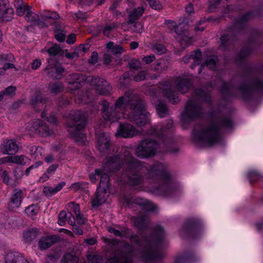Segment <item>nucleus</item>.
Here are the masks:
<instances>
[{
  "instance_id": "c9c22d12",
  "label": "nucleus",
  "mask_w": 263,
  "mask_h": 263,
  "mask_svg": "<svg viewBox=\"0 0 263 263\" xmlns=\"http://www.w3.org/2000/svg\"><path fill=\"white\" fill-rule=\"evenodd\" d=\"M79 259L76 256L70 253L65 254L62 259V263H79Z\"/></svg>"
},
{
  "instance_id": "ea45409f",
  "label": "nucleus",
  "mask_w": 263,
  "mask_h": 263,
  "mask_svg": "<svg viewBox=\"0 0 263 263\" xmlns=\"http://www.w3.org/2000/svg\"><path fill=\"white\" fill-rule=\"evenodd\" d=\"M148 221H149L147 217L139 216L136 219L135 224L139 228H143L148 222Z\"/></svg>"
},
{
  "instance_id": "20e7f679",
  "label": "nucleus",
  "mask_w": 263,
  "mask_h": 263,
  "mask_svg": "<svg viewBox=\"0 0 263 263\" xmlns=\"http://www.w3.org/2000/svg\"><path fill=\"white\" fill-rule=\"evenodd\" d=\"M232 126L233 122L230 118H219L206 126L195 127L192 135L196 142L212 146L220 141V129H228Z\"/></svg>"
},
{
  "instance_id": "e433bc0d",
  "label": "nucleus",
  "mask_w": 263,
  "mask_h": 263,
  "mask_svg": "<svg viewBox=\"0 0 263 263\" xmlns=\"http://www.w3.org/2000/svg\"><path fill=\"white\" fill-rule=\"evenodd\" d=\"M168 66L164 60H160L157 61L154 68V70L159 72H162L166 71Z\"/></svg>"
},
{
  "instance_id": "774afa93",
  "label": "nucleus",
  "mask_w": 263,
  "mask_h": 263,
  "mask_svg": "<svg viewBox=\"0 0 263 263\" xmlns=\"http://www.w3.org/2000/svg\"><path fill=\"white\" fill-rule=\"evenodd\" d=\"M47 75L49 77H50L53 79H58L56 71L54 70V68H50V70H47Z\"/></svg>"
},
{
  "instance_id": "c85d7f7f",
  "label": "nucleus",
  "mask_w": 263,
  "mask_h": 263,
  "mask_svg": "<svg viewBox=\"0 0 263 263\" xmlns=\"http://www.w3.org/2000/svg\"><path fill=\"white\" fill-rule=\"evenodd\" d=\"M144 8L143 7H139L135 9L133 11L128 14L129 22L132 23L135 21L138 20L143 13Z\"/></svg>"
},
{
  "instance_id": "393cba45",
  "label": "nucleus",
  "mask_w": 263,
  "mask_h": 263,
  "mask_svg": "<svg viewBox=\"0 0 263 263\" xmlns=\"http://www.w3.org/2000/svg\"><path fill=\"white\" fill-rule=\"evenodd\" d=\"M27 158L23 155L7 156L4 158V162L14 163L18 164H25Z\"/></svg>"
},
{
  "instance_id": "052dcab7",
  "label": "nucleus",
  "mask_w": 263,
  "mask_h": 263,
  "mask_svg": "<svg viewBox=\"0 0 263 263\" xmlns=\"http://www.w3.org/2000/svg\"><path fill=\"white\" fill-rule=\"evenodd\" d=\"M146 72L145 71L140 72L134 77V80L136 82L143 81L145 79Z\"/></svg>"
},
{
  "instance_id": "bf43d9fd",
  "label": "nucleus",
  "mask_w": 263,
  "mask_h": 263,
  "mask_svg": "<svg viewBox=\"0 0 263 263\" xmlns=\"http://www.w3.org/2000/svg\"><path fill=\"white\" fill-rule=\"evenodd\" d=\"M69 206L72 209L73 212L76 215L80 213V206L78 204H76L74 202H70L69 203Z\"/></svg>"
},
{
  "instance_id": "37998d69",
  "label": "nucleus",
  "mask_w": 263,
  "mask_h": 263,
  "mask_svg": "<svg viewBox=\"0 0 263 263\" xmlns=\"http://www.w3.org/2000/svg\"><path fill=\"white\" fill-rule=\"evenodd\" d=\"M47 66L46 67V70H50V68H54L58 65V62L55 57H50L47 60Z\"/></svg>"
},
{
  "instance_id": "f03ea898",
  "label": "nucleus",
  "mask_w": 263,
  "mask_h": 263,
  "mask_svg": "<svg viewBox=\"0 0 263 263\" xmlns=\"http://www.w3.org/2000/svg\"><path fill=\"white\" fill-rule=\"evenodd\" d=\"M165 236L164 231L160 226L155 228L153 236L147 237L141 234L142 241L140 240L139 236H132L130 238L131 241L137 246V248L136 249L131 245L125 244L121 256L111 257L106 263H134V259L146 263L155 262L157 259L163 256L159 249Z\"/></svg>"
},
{
  "instance_id": "f8f14e48",
  "label": "nucleus",
  "mask_w": 263,
  "mask_h": 263,
  "mask_svg": "<svg viewBox=\"0 0 263 263\" xmlns=\"http://www.w3.org/2000/svg\"><path fill=\"white\" fill-rule=\"evenodd\" d=\"M159 90L162 91L172 103L175 104L178 102V97L172 90V86L170 83L165 82L164 84H161L159 86Z\"/></svg>"
},
{
  "instance_id": "a211bd4d",
  "label": "nucleus",
  "mask_w": 263,
  "mask_h": 263,
  "mask_svg": "<svg viewBox=\"0 0 263 263\" xmlns=\"http://www.w3.org/2000/svg\"><path fill=\"white\" fill-rule=\"evenodd\" d=\"M152 102L156 105V109L159 116L161 118L165 117L168 114V110L165 104L160 102L155 93L152 99Z\"/></svg>"
},
{
  "instance_id": "6e6552de",
  "label": "nucleus",
  "mask_w": 263,
  "mask_h": 263,
  "mask_svg": "<svg viewBox=\"0 0 263 263\" xmlns=\"http://www.w3.org/2000/svg\"><path fill=\"white\" fill-rule=\"evenodd\" d=\"M26 129L31 133L37 134L44 137L53 133L52 130L41 120H37L28 124Z\"/></svg>"
},
{
  "instance_id": "dca6fc26",
  "label": "nucleus",
  "mask_w": 263,
  "mask_h": 263,
  "mask_svg": "<svg viewBox=\"0 0 263 263\" xmlns=\"http://www.w3.org/2000/svg\"><path fill=\"white\" fill-rule=\"evenodd\" d=\"M243 93H247L252 91L263 92V82L260 79H256L251 85H245L240 88Z\"/></svg>"
},
{
  "instance_id": "c756f323",
  "label": "nucleus",
  "mask_w": 263,
  "mask_h": 263,
  "mask_svg": "<svg viewBox=\"0 0 263 263\" xmlns=\"http://www.w3.org/2000/svg\"><path fill=\"white\" fill-rule=\"evenodd\" d=\"M106 48L115 54H121L125 51L123 47L117 45H115L112 42H109L106 44Z\"/></svg>"
},
{
  "instance_id": "58836bf2",
  "label": "nucleus",
  "mask_w": 263,
  "mask_h": 263,
  "mask_svg": "<svg viewBox=\"0 0 263 263\" xmlns=\"http://www.w3.org/2000/svg\"><path fill=\"white\" fill-rule=\"evenodd\" d=\"M39 210L37 205H31L25 209L26 214L30 217H33L37 214Z\"/></svg>"
},
{
  "instance_id": "aec40b11",
  "label": "nucleus",
  "mask_w": 263,
  "mask_h": 263,
  "mask_svg": "<svg viewBox=\"0 0 263 263\" xmlns=\"http://www.w3.org/2000/svg\"><path fill=\"white\" fill-rule=\"evenodd\" d=\"M190 60H192L194 63V65H191L192 68H194L195 65H199L201 62V52L199 50L192 52L190 55H186L183 58V61L185 63H187Z\"/></svg>"
},
{
  "instance_id": "7c9ffc66",
  "label": "nucleus",
  "mask_w": 263,
  "mask_h": 263,
  "mask_svg": "<svg viewBox=\"0 0 263 263\" xmlns=\"http://www.w3.org/2000/svg\"><path fill=\"white\" fill-rule=\"evenodd\" d=\"M109 136L107 134L101 133L100 134V150L103 151L108 148L109 145Z\"/></svg>"
},
{
  "instance_id": "864d4df0",
  "label": "nucleus",
  "mask_w": 263,
  "mask_h": 263,
  "mask_svg": "<svg viewBox=\"0 0 263 263\" xmlns=\"http://www.w3.org/2000/svg\"><path fill=\"white\" fill-rule=\"evenodd\" d=\"M116 25L112 24L110 25H106L103 30V34L104 35L108 36L110 34L111 31L115 28H116Z\"/></svg>"
},
{
  "instance_id": "4d7b16f0",
  "label": "nucleus",
  "mask_w": 263,
  "mask_h": 263,
  "mask_svg": "<svg viewBox=\"0 0 263 263\" xmlns=\"http://www.w3.org/2000/svg\"><path fill=\"white\" fill-rule=\"evenodd\" d=\"M251 53V50L249 48H245L242 49L239 54V57L240 59H245L246 57H247L250 53Z\"/></svg>"
},
{
  "instance_id": "ddd939ff",
  "label": "nucleus",
  "mask_w": 263,
  "mask_h": 263,
  "mask_svg": "<svg viewBox=\"0 0 263 263\" xmlns=\"http://www.w3.org/2000/svg\"><path fill=\"white\" fill-rule=\"evenodd\" d=\"M59 240V237L57 235L47 236L42 237L39 242V247L41 250L49 248Z\"/></svg>"
},
{
  "instance_id": "79ce46f5",
  "label": "nucleus",
  "mask_w": 263,
  "mask_h": 263,
  "mask_svg": "<svg viewBox=\"0 0 263 263\" xmlns=\"http://www.w3.org/2000/svg\"><path fill=\"white\" fill-rule=\"evenodd\" d=\"M68 216V213L65 211H62L59 214V219L58 223L60 226H64L66 223Z\"/></svg>"
},
{
  "instance_id": "09e8293b",
  "label": "nucleus",
  "mask_w": 263,
  "mask_h": 263,
  "mask_svg": "<svg viewBox=\"0 0 263 263\" xmlns=\"http://www.w3.org/2000/svg\"><path fill=\"white\" fill-rule=\"evenodd\" d=\"M90 47V45L88 43H86L84 44L80 45L77 48L82 56L89 50Z\"/></svg>"
},
{
  "instance_id": "412c9836",
  "label": "nucleus",
  "mask_w": 263,
  "mask_h": 263,
  "mask_svg": "<svg viewBox=\"0 0 263 263\" xmlns=\"http://www.w3.org/2000/svg\"><path fill=\"white\" fill-rule=\"evenodd\" d=\"M13 10L12 8L8 7L6 5L0 6V18L4 21L11 20L13 15Z\"/></svg>"
},
{
  "instance_id": "1a4fd4ad",
  "label": "nucleus",
  "mask_w": 263,
  "mask_h": 263,
  "mask_svg": "<svg viewBox=\"0 0 263 263\" xmlns=\"http://www.w3.org/2000/svg\"><path fill=\"white\" fill-rule=\"evenodd\" d=\"M139 134V132L132 125L129 123H120L116 135L124 138H130Z\"/></svg>"
},
{
  "instance_id": "9d476101",
  "label": "nucleus",
  "mask_w": 263,
  "mask_h": 263,
  "mask_svg": "<svg viewBox=\"0 0 263 263\" xmlns=\"http://www.w3.org/2000/svg\"><path fill=\"white\" fill-rule=\"evenodd\" d=\"M18 146L12 139L5 140L0 145V151L4 155H14L17 152Z\"/></svg>"
},
{
  "instance_id": "f3484780",
  "label": "nucleus",
  "mask_w": 263,
  "mask_h": 263,
  "mask_svg": "<svg viewBox=\"0 0 263 263\" xmlns=\"http://www.w3.org/2000/svg\"><path fill=\"white\" fill-rule=\"evenodd\" d=\"M22 192L21 190H16L12 195L9 203V207L11 210L18 208L22 202L23 198Z\"/></svg>"
},
{
  "instance_id": "4468645a",
  "label": "nucleus",
  "mask_w": 263,
  "mask_h": 263,
  "mask_svg": "<svg viewBox=\"0 0 263 263\" xmlns=\"http://www.w3.org/2000/svg\"><path fill=\"white\" fill-rule=\"evenodd\" d=\"M6 263H33L26 259L19 253H9L6 257Z\"/></svg>"
},
{
  "instance_id": "2f4dec72",
  "label": "nucleus",
  "mask_w": 263,
  "mask_h": 263,
  "mask_svg": "<svg viewBox=\"0 0 263 263\" xmlns=\"http://www.w3.org/2000/svg\"><path fill=\"white\" fill-rule=\"evenodd\" d=\"M46 51L51 57H55L56 55H62L64 53L61 48L57 44H55L47 50L44 49L42 52Z\"/></svg>"
},
{
  "instance_id": "39448f33",
  "label": "nucleus",
  "mask_w": 263,
  "mask_h": 263,
  "mask_svg": "<svg viewBox=\"0 0 263 263\" xmlns=\"http://www.w3.org/2000/svg\"><path fill=\"white\" fill-rule=\"evenodd\" d=\"M86 125V119L84 112L80 110L72 111L69 114V117L67 121L68 131L76 142L84 143L86 140L85 135L81 130Z\"/></svg>"
},
{
  "instance_id": "5fc2aeb1",
  "label": "nucleus",
  "mask_w": 263,
  "mask_h": 263,
  "mask_svg": "<svg viewBox=\"0 0 263 263\" xmlns=\"http://www.w3.org/2000/svg\"><path fill=\"white\" fill-rule=\"evenodd\" d=\"M108 231L111 233H114L116 236H120L121 237H126L124 232H120L116 230L114 228H109Z\"/></svg>"
},
{
  "instance_id": "0e129e2a",
  "label": "nucleus",
  "mask_w": 263,
  "mask_h": 263,
  "mask_svg": "<svg viewBox=\"0 0 263 263\" xmlns=\"http://www.w3.org/2000/svg\"><path fill=\"white\" fill-rule=\"evenodd\" d=\"M155 60V57L154 54H151L142 58V61L146 64H150Z\"/></svg>"
},
{
  "instance_id": "e2e57ef3",
  "label": "nucleus",
  "mask_w": 263,
  "mask_h": 263,
  "mask_svg": "<svg viewBox=\"0 0 263 263\" xmlns=\"http://www.w3.org/2000/svg\"><path fill=\"white\" fill-rule=\"evenodd\" d=\"M57 103L60 107H62L63 106L68 104V101L66 97L63 96L59 98Z\"/></svg>"
},
{
  "instance_id": "a878e982",
  "label": "nucleus",
  "mask_w": 263,
  "mask_h": 263,
  "mask_svg": "<svg viewBox=\"0 0 263 263\" xmlns=\"http://www.w3.org/2000/svg\"><path fill=\"white\" fill-rule=\"evenodd\" d=\"M59 166V165L58 164H53L50 165L47 168L45 173L40 177V181L41 182H44L47 180L51 176L54 174Z\"/></svg>"
},
{
  "instance_id": "49530a36",
  "label": "nucleus",
  "mask_w": 263,
  "mask_h": 263,
  "mask_svg": "<svg viewBox=\"0 0 263 263\" xmlns=\"http://www.w3.org/2000/svg\"><path fill=\"white\" fill-rule=\"evenodd\" d=\"M32 11L30 10H28L27 13H26L25 18L28 22H31L34 24H37L38 21L36 20V17L35 16Z\"/></svg>"
},
{
  "instance_id": "3c124183",
  "label": "nucleus",
  "mask_w": 263,
  "mask_h": 263,
  "mask_svg": "<svg viewBox=\"0 0 263 263\" xmlns=\"http://www.w3.org/2000/svg\"><path fill=\"white\" fill-rule=\"evenodd\" d=\"M251 17H252V13H247L245 14L244 15L239 17L237 21V23L238 25H241L242 24H243L245 22L249 21L251 18Z\"/></svg>"
},
{
  "instance_id": "f257e3e1",
  "label": "nucleus",
  "mask_w": 263,
  "mask_h": 263,
  "mask_svg": "<svg viewBox=\"0 0 263 263\" xmlns=\"http://www.w3.org/2000/svg\"><path fill=\"white\" fill-rule=\"evenodd\" d=\"M121 163L126 165L130 172L129 178L131 186H135L143 182V178L137 171L143 170V168H145L147 170L148 178L156 176L161 179V184L154 191L155 193L167 196L177 189V185L171 178L166 164L157 163L148 168L143 163L134 158L128 151L125 152L122 161L117 156L108 157L103 165V169L107 172H115L121 167Z\"/></svg>"
},
{
  "instance_id": "6ab92c4d",
  "label": "nucleus",
  "mask_w": 263,
  "mask_h": 263,
  "mask_svg": "<svg viewBox=\"0 0 263 263\" xmlns=\"http://www.w3.org/2000/svg\"><path fill=\"white\" fill-rule=\"evenodd\" d=\"M39 233L37 229L29 228L23 232V240L25 243L29 244L36 238Z\"/></svg>"
},
{
  "instance_id": "9b49d317",
  "label": "nucleus",
  "mask_w": 263,
  "mask_h": 263,
  "mask_svg": "<svg viewBox=\"0 0 263 263\" xmlns=\"http://www.w3.org/2000/svg\"><path fill=\"white\" fill-rule=\"evenodd\" d=\"M71 78L73 81H69V83L73 84L74 88L76 89H79L80 88V82L82 81L87 80L88 82L91 83L92 85H97L99 83V79L95 76L91 77V78H88L86 79L85 76L81 75L79 73H73L71 75Z\"/></svg>"
},
{
  "instance_id": "f704fd0d",
  "label": "nucleus",
  "mask_w": 263,
  "mask_h": 263,
  "mask_svg": "<svg viewBox=\"0 0 263 263\" xmlns=\"http://www.w3.org/2000/svg\"><path fill=\"white\" fill-rule=\"evenodd\" d=\"M217 57L215 56L210 57L206 60L205 64L203 65H202L201 67H200L199 69V73H200L201 70V68H202L204 65H206L209 68L214 69L216 65V61Z\"/></svg>"
},
{
  "instance_id": "a18cd8bd",
  "label": "nucleus",
  "mask_w": 263,
  "mask_h": 263,
  "mask_svg": "<svg viewBox=\"0 0 263 263\" xmlns=\"http://www.w3.org/2000/svg\"><path fill=\"white\" fill-rule=\"evenodd\" d=\"M186 30V25L183 23H180L175 27V31L179 35H183Z\"/></svg>"
},
{
  "instance_id": "bb28decb",
  "label": "nucleus",
  "mask_w": 263,
  "mask_h": 263,
  "mask_svg": "<svg viewBox=\"0 0 263 263\" xmlns=\"http://www.w3.org/2000/svg\"><path fill=\"white\" fill-rule=\"evenodd\" d=\"M135 202L136 204L142 206L143 210L146 211H152L155 209V205L152 202L146 199H136Z\"/></svg>"
},
{
  "instance_id": "603ef678",
  "label": "nucleus",
  "mask_w": 263,
  "mask_h": 263,
  "mask_svg": "<svg viewBox=\"0 0 263 263\" xmlns=\"http://www.w3.org/2000/svg\"><path fill=\"white\" fill-rule=\"evenodd\" d=\"M153 50L155 52H157L159 54L164 53L166 51V48L165 46L162 44L156 45L154 46Z\"/></svg>"
},
{
  "instance_id": "6e6d98bb",
  "label": "nucleus",
  "mask_w": 263,
  "mask_h": 263,
  "mask_svg": "<svg viewBox=\"0 0 263 263\" xmlns=\"http://www.w3.org/2000/svg\"><path fill=\"white\" fill-rule=\"evenodd\" d=\"M143 26L142 25L139 23L137 22L133 25L132 29L136 32L141 33L142 31Z\"/></svg>"
},
{
  "instance_id": "13d9d810",
  "label": "nucleus",
  "mask_w": 263,
  "mask_h": 263,
  "mask_svg": "<svg viewBox=\"0 0 263 263\" xmlns=\"http://www.w3.org/2000/svg\"><path fill=\"white\" fill-rule=\"evenodd\" d=\"M151 7L155 10H160L161 8V5L159 3L155 0H147Z\"/></svg>"
},
{
  "instance_id": "72a5a7b5",
  "label": "nucleus",
  "mask_w": 263,
  "mask_h": 263,
  "mask_svg": "<svg viewBox=\"0 0 263 263\" xmlns=\"http://www.w3.org/2000/svg\"><path fill=\"white\" fill-rule=\"evenodd\" d=\"M29 153L31 156L34 159L37 158L39 156H41L43 153V149L41 147L36 146H29Z\"/></svg>"
},
{
  "instance_id": "a19ab883",
  "label": "nucleus",
  "mask_w": 263,
  "mask_h": 263,
  "mask_svg": "<svg viewBox=\"0 0 263 263\" xmlns=\"http://www.w3.org/2000/svg\"><path fill=\"white\" fill-rule=\"evenodd\" d=\"M91 207L93 209H97L99 207V185L97 186L95 197L91 200Z\"/></svg>"
},
{
  "instance_id": "cd10ccee",
  "label": "nucleus",
  "mask_w": 263,
  "mask_h": 263,
  "mask_svg": "<svg viewBox=\"0 0 263 263\" xmlns=\"http://www.w3.org/2000/svg\"><path fill=\"white\" fill-rule=\"evenodd\" d=\"M111 87L105 80L100 79V95H108L111 91Z\"/></svg>"
},
{
  "instance_id": "c03bdc74",
  "label": "nucleus",
  "mask_w": 263,
  "mask_h": 263,
  "mask_svg": "<svg viewBox=\"0 0 263 263\" xmlns=\"http://www.w3.org/2000/svg\"><path fill=\"white\" fill-rule=\"evenodd\" d=\"M86 187L87 183L84 182H76L73 183L71 186V188L74 191L85 189Z\"/></svg>"
},
{
  "instance_id": "680f3d73",
  "label": "nucleus",
  "mask_w": 263,
  "mask_h": 263,
  "mask_svg": "<svg viewBox=\"0 0 263 263\" xmlns=\"http://www.w3.org/2000/svg\"><path fill=\"white\" fill-rule=\"evenodd\" d=\"M164 129L163 127L161 125H159L153 128V132L152 133L154 135L160 136L162 130Z\"/></svg>"
},
{
  "instance_id": "4be33fe9",
  "label": "nucleus",
  "mask_w": 263,
  "mask_h": 263,
  "mask_svg": "<svg viewBox=\"0 0 263 263\" xmlns=\"http://www.w3.org/2000/svg\"><path fill=\"white\" fill-rule=\"evenodd\" d=\"M176 88L182 93H185L191 85L190 81L187 79L177 78L175 81Z\"/></svg>"
},
{
  "instance_id": "473e14b6",
  "label": "nucleus",
  "mask_w": 263,
  "mask_h": 263,
  "mask_svg": "<svg viewBox=\"0 0 263 263\" xmlns=\"http://www.w3.org/2000/svg\"><path fill=\"white\" fill-rule=\"evenodd\" d=\"M86 256L88 263H99V255L97 251L90 249L87 252Z\"/></svg>"
},
{
  "instance_id": "0eeeda50",
  "label": "nucleus",
  "mask_w": 263,
  "mask_h": 263,
  "mask_svg": "<svg viewBox=\"0 0 263 263\" xmlns=\"http://www.w3.org/2000/svg\"><path fill=\"white\" fill-rule=\"evenodd\" d=\"M159 144L154 140L147 139L142 140L135 150L137 156L146 158L154 156L158 152Z\"/></svg>"
},
{
  "instance_id": "69168bd1",
  "label": "nucleus",
  "mask_w": 263,
  "mask_h": 263,
  "mask_svg": "<svg viewBox=\"0 0 263 263\" xmlns=\"http://www.w3.org/2000/svg\"><path fill=\"white\" fill-rule=\"evenodd\" d=\"M16 88L14 86H10L5 89L4 94L6 95H11L14 93Z\"/></svg>"
},
{
  "instance_id": "8fccbe9b",
  "label": "nucleus",
  "mask_w": 263,
  "mask_h": 263,
  "mask_svg": "<svg viewBox=\"0 0 263 263\" xmlns=\"http://www.w3.org/2000/svg\"><path fill=\"white\" fill-rule=\"evenodd\" d=\"M54 36L59 42H62L65 40L66 34L63 30L56 29Z\"/></svg>"
},
{
  "instance_id": "b1692460",
  "label": "nucleus",
  "mask_w": 263,
  "mask_h": 263,
  "mask_svg": "<svg viewBox=\"0 0 263 263\" xmlns=\"http://www.w3.org/2000/svg\"><path fill=\"white\" fill-rule=\"evenodd\" d=\"M14 6L16 8V12L19 16H23L28 10H30V8L24 3L22 0H15Z\"/></svg>"
},
{
  "instance_id": "338daca9",
  "label": "nucleus",
  "mask_w": 263,
  "mask_h": 263,
  "mask_svg": "<svg viewBox=\"0 0 263 263\" xmlns=\"http://www.w3.org/2000/svg\"><path fill=\"white\" fill-rule=\"evenodd\" d=\"M98 240L97 237H92L90 238L85 239L84 242L88 245H93L97 243Z\"/></svg>"
},
{
  "instance_id": "4c0bfd02",
  "label": "nucleus",
  "mask_w": 263,
  "mask_h": 263,
  "mask_svg": "<svg viewBox=\"0 0 263 263\" xmlns=\"http://www.w3.org/2000/svg\"><path fill=\"white\" fill-rule=\"evenodd\" d=\"M49 88L53 93H57L63 91V85L61 83H54L49 84Z\"/></svg>"
},
{
  "instance_id": "423d86ee",
  "label": "nucleus",
  "mask_w": 263,
  "mask_h": 263,
  "mask_svg": "<svg viewBox=\"0 0 263 263\" xmlns=\"http://www.w3.org/2000/svg\"><path fill=\"white\" fill-rule=\"evenodd\" d=\"M196 98L205 101H210V95L208 92L200 90L196 93ZM202 112V107L196 99L189 100L185 106L182 118L184 120H191L198 118Z\"/></svg>"
},
{
  "instance_id": "7ed1b4c3",
  "label": "nucleus",
  "mask_w": 263,
  "mask_h": 263,
  "mask_svg": "<svg viewBox=\"0 0 263 263\" xmlns=\"http://www.w3.org/2000/svg\"><path fill=\"white\" fill-rule=\"evenodd\" d=\"M102 116L104 120L115 122L122 117L138 126H143L149 121V114L143 101L139 97L128 91L116 101L114 107H109V103L102 101Z\"/></svg>"
},
{
  "instance_id": "5701e85b",
  "label": "nucleus",
  "mask_w": 263,
  "mask_h": 263,
  "mask_svg": "<svg viewBox=\"0 0 263 263\" xmlns=\"http://www.w3.org/2000/svg\"><path fill=\"white\" fill-rule=\"evenodd\" d=\"M65 182L62 181L58 183L54 187H51L49 186H45L43 189V192L46 196L51 197L61 190L65 185Z\"/></svg>"
},
{
  "instance_id": "de8ad7c7",
  "label": "nucleus",
  "mask_w": 263,
  "mask_h": 263,
  "mask_svg": "<svg viewBox=\"0 0 263 263\" xmlns=\"http://www.w3.org/2000/svg\"><path fill=\"white\" fill-rule=\"evenodd\" d=\"M131 75L132 74L129 72L124 73L119 80L120 84L122 86L127 84L129 82Z\"/></svg>"
},
{
  "instance_id": "2eb2a0df",
  "label": "nucleus",
  "mask_w": 263,
  "mask_h": 263,
  "mask_svg": "<svg viewBox=\"0 0 263 263\" xmlns=\"http://www.w3.org/2000/svg\"><path fill=\"white\" fill-rule=\"evenodd\" d=\"M47 98L43 97L40 91H37L31 97L30 100L31 104L33 107H44L47 102Z\"/></svg>"
}]
</instances>
